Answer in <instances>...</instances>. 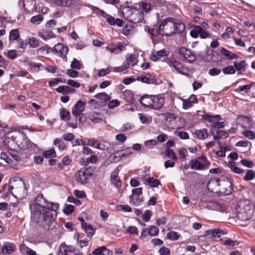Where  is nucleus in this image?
<instances>
[{
	"label": "nucleus",
	"mask_w": 255,
	"mask_h": 255,
	"mask_svg": "<svg viewBox=\"0 0 255 255\" xmlns=\"http://www.w3.org/2000/svg\"><path fill=\"white\" fill-rule=\"evenodd\" d=\"M58 208V204L46 203L43 196L40 195L30 206L31 217L35 222L46 229L53 230L60 228V225L55 222Z\"/></svg>",
	"instance_id": "nucleus-1"
},
{
	"label": "nucleus",
	"mask_w": 255,
	"mask_h": 255,
	"mask_svg": "<svg viewBox=\"0 0 255 255\" xmlns=\"http://www.w3.org/2000/svg\"><path fill=\"white\" fill-rule=\"evenodd\" d=\"M254 205L249 199H241L236 204L234 213L236 218L243 222L249 221L253 217Z\"/></svg>",
	"instance_id": "nucleus-2"
},
{
	"label": "nucleus",
	"mask_w": 255,
	"mask_h": 255,
	"mask_svg": "<svg viewBox=\"0 0 255 255\" xmlns=\"http://www.w3.org/2000/svg\"><path fill=\"white\" fill-rule=\"evenodd\" d=\"M231 183L213 178L210 179L207 185L208 190L214 193L228 195L231 193Z\"/></svg>",
	"instance_id": "nucleus-3"
},
{
	"label": "nucleus",
	"mask_w": 255,
	"mask_h": 255,
	"mask_svg": "<svg viewBox=\"0 0 255 255\" xmlns=\"http://www.w3.org/2000/svg\"><path fill=\"white\" fill-rule=\"evenodd\" d=\"M122 13L124 16L128 20L134 23H138L143 18V13L135 9L132 10L128 7H124Z\"/></svg>",
	"instance_id": "nucleus-4"
},
{
	"label": "nucleus",
	"mask_w": 255,
	"mask_h": 255,
	"mask_svg": "<svg viewBox=\"0 0 255 255\" xmlns=\"http://www.w3.org/2000/svg\"><path fill=\"white\" fill-rule=\"evenodd\" d=\"M210 165V161L204 155L199 156L190 161V168L195 170H206L208 168Z\"/></svg>",
	"instance_id": "nucleus-5"
},
{
	"label": "nucleus",
	"mask_w": 255,
	"mask_h": 255,
	"mask_svg": "<svg viewBox=\"0 0 255 255\" xmlns=\"http://www.w3.org/2000/svg\"><path fill=\"white\" fill-rule=\"evenodd\" d=\"M160 28L162 29V32L167 36H171L174 33L175 28V23L167 19L164 20L160 24Z\"/></svg>",
	"instance_id": "nucleus-6"
},
{
	"label": "nucleus",
	"mask_w": 255,
	"mask_h": 255,
	"mask_svg": "<svg viewBox=\"0 0 255 255\" xmlns=\"http://www.w3.org/2000/svg\"><path fill=\"white\" fill-rule=\"evenodd\" d=\"M92 174L89 169L83 168L79 170L75 175L76 180L79 183L85 184L87 183L89 177Z\"/></svg>",
	"instance_id": "nucleus-7"
},
{
	"label": "nucleus",
	"mask_w": 255,
	"mask_h": 255,
	"mask_svg": "<svg viewBox=\"0 0 255 255\" xmlns=\"http://www.w3.org/2000/svg\"><path fill=\"white\" fill-rule=\"evenodd\" d=\"M190 35L193 38H197L200 35L202 38H206L210 37V35L207 31L199 25H194L190 32Z\"/></svg>",
	"instance_id": "nucleus-8"
},
{
	"label": "nucleus",
	"mask_w": 255,
	"mask_h": 255,
	"mask_svg": "<svg viewBox=\"0 0 255 255\" xmlns=\"http://www.w3.org/2000/svg\"><path fill=\"white\" fill-rule=\"evenodd\" d=\"M145 31H148L153 38L154 37H157L156 40H160L161 37L163 36L162 32V29L160 28V25L158 27L154 26V27L150 28L148 26H145L144 27Z\"/></svg>",
	"instance_id": "nucleus-9"
},
{
	"label": "nucleus",
	"mask_w": 255,
	"mask_h": 255,
	"mask_svg": "<svg viewBox=\"0 0 255 255\" xmlns=\"http://www.w3.org/2000/svg\"><path fill=\"white\" fill-rule=\"evenodd\" d=\"M178 53L185 60L189 62H193L196 59V56L189 49L185 47H180L178 50Z\"/></svg>",
	"instance_id": "nucleus-10"
},
{
	"label": "nucleus",
	"mask_w": 255,
	"mask_h": 255,
	"mask_svg": "<svg viewBox=\"0 0 255 255\" xmlns=\"http://www.w3.org/2000/svg\"><path fill=\"white\" fill-rule=\"evenodd\" d=\"M167 63L170 67H173L178 73L184 74V67L182 64L174 58L170 57L167 59Z\"/></svg>",
	"instance_id": "nucleus-11"
},
{
	"label": "nucleus",
	"mask_w": 255,
	"mask_h": 255,
	"mask_svg": "<svg viewBox=\"0 0 255 255\" xmlns=\"http://www.w3.org/2000/svg\"><path fill=\"white\" fill-rule=\"evenodd\" d=\"M151 101V109L159 110L161 109L164 104V99L159 96H152Z\"/></svg>",
	"instance_id": "nucleus-12"
},
{
	"label": "nucleus",
	"mask_w": 255,
	"mask_h": 255,
	"mask_svg": "<svg viewBox=\"0 0 255 255\" xmlns=\"http://www.w3.org/2000/svg\"><path fill=\"white\" fill-rule=\"evenodd\" d=\"M85 103L81 101H78L72 110V114L76 117H79L82 114L85 109Z\"/></svg>",
	"instance_id": "nucleus-13"
},
{
	"label": "nucleus",
	"mask_w": 255,
	"mask_h": 255,
	"mask_svg": "<svg viewBox=\"0 0 255 255\" xmlns=\"http://www.w3.org/2000/svg\"><path fill=\"white\" fill-rule=\"evenodd\" d=\"M59 255H77V254L73 247L62 245L60 249ZM77 255H80V254Z\"/></svg>",
	"instance_id": "nucleus-14"
},
{
	"label": "nucleus",
	"mask_w": 255,
	"mask_h": 255,
	"mask_svg": "<svg viewBox=\"0 0 255 255\" xmlns=\"http://www.w3.org/2000/svg\"><path fill=\"white\" fill-rule=\"evenodd\" d=\"M54 49L62 58H66V55L68 52V48L67 46L62 43H58L55 45Z\"/></svg>",
	"instance_id": "nucleus-15"
},
{
	"label": "nucleus",
	"mask_w": 255,
	"mask_h": 255,
	"mask_svg": "<svg viewBox=\"0 0 255 255\" xmlns=\"http://www.w3.org/2000/svg\"><path fill=\"white\" fill-rule=\"evenodd\" d=\"M118 174L119 172L117 168L112 173L111 176V180L112 184H113L117 189H120L122 186V183L119 178L118 177Z\"/></svg>",
	"instance_id": "nucleus-16"
},
{
	"label": "nucleus",
	"mask_w": 255,
	"mask_h": 255,
	"mask_svg": "<svg viewBox=\"0 0 255 255\" xmlns=\"http://www.w3.org/2000/svg\"><path fill=\"white\" fill-rule=\"evenodd\" d=\"M125 48V47L121 44H118V45L111 44L106 47L107 50L112 53L116 54L120 53L121 51L124 50Z\"/></svg>",
	"instance_id": "nucleus-17"
},
{
	"label": "nucleus",
	"mask_w": 255,
	"mask_h": 255,
	"mask_svg": "<svg viewBox=\"0 0 255 255\" xmlns=\"http://www.w3.org/2000/svg\"><path fill=\"white\" fill-rule=\"evenodd\" d=\"M169 54V52L168 51H166L164 49H162L156 52H153L150 56V59L152 61H156L158 59H160L161 57L167 56Z\"/></svg>",
	"instance_id": "nucleus-18"
},
{
	"label": "nucleus",
	"mask_w": 255,
	"mask_h": 255,
	"mask_svg": "<svg viewBox=\"0 0 255 255\" xmlns=\"http://www.w3.org/2000/svg\"><path fill=\"white\" fill-rule=\"evenodd\" d=\"M92 254L94 255H113V252L105 246H101L95 249Z\"/></svg>",
	"instance_id": "nucleus-19"
},
{
	"label": "nucleus",
	"mask_w": 255,
	"mask_h": 255,
	"mask_svg": "<svg viewBox=\"0 0 255 255\" xmlns=\"http://www.w3.org/2000/svg\"><path fill=\"white\" fill-rule=\"evenodd\" d=\"M152 95L143 96L139 100V103L144 107L151 109Z\"/></svg>",
	"instance_id": "nucleus-20"
},
{
	"label": "nucleus",
	"mask_w": 255,
	"mask_h": 255,
	"mask_svg": "<svg viewBox=\"0 0 255 255\" xmlns=\"http://www.w3.org/2000/svg\"><path fill=\"white\" fill-rule=\"evenodd\" d=\"M196 137L201 140H204L208 136L207 130L206 128L196 129L194 132Z\"/></svg>",
	"instance_id": "nucleus-21"
},
{
	"label": "nucleus",
	"mask_w": 255,
	"mask_h": 255,
	"mask_svg": "<svg viewBox=\"0 0 255 255\" xmlns=\"http://www.w3.org/2000/svg\"><path fill=\"white\" fill-rule=\"evenodd\" d=\"M55 91L58 93L63 94L74 93L75 92L74 89L71 88L68 86H60L55 89Z\"/></svg>",
	"instance_id": "nucleus-22"
},
{
	"label": "nucleus",
	"mask_w": 255,
	"mask_h": 255,
	"mask_svg": "<svg viewBox=\"0 0 255 255\" xmlns=\"http://www.w3.org/2000/svg\"><path fill=\"white\" fill-rule=\"evenodd\" d=\"M123 99L128 103H132L133 102V95L130 90H126L122 94Z\"/></svg>",
	"instance_id": "nucleus-23"
},
{
	"label": "nucleus",
	"mask_w": 255,
	"mask_h": 255,
	"mask_svg": "<svg viewBox=\"0 0 255 255\" xmlns=\"http://www.w3.org/2000/svg\"><path fill=\"white\" fill-rule=\"evenodd\" d=\"M202 118L203 120H207L209 123H211L212 127H213V125L216 123L217 121L221 120V116L218 115L214 116L205 115L203 116Z\"/></svg>",
	"instance_id": "nucleus-24"
},
{
	"label": "nucleus",
	"mask_w": 255,
	"mask_h": 255,
	"mask_svg": "<svg viewBox=\"0 0 255 255\" xmlns=\"http://www.w3.org/2000/svg\"><path fill=\"white\" fill-rule=\"evenodd\" d=\"M15 249V246L12 244L6 243L2 248V252L4 254H10L12 253Z\"/></svg>",
	"instance_id": "nucleus-25"
},
{
	"label": "nucleus",
	"mask_w": 255,
	"mask_h": 255,
	"mask_svg": "<svg viewBox=\"0 0 255 255\" xmlns=\"http://www.w3.org/2000/svg\"><path fill=\"white\" fill-rule=\"evenodd\" d=\"M142 201V196L131 194L129 197V202L134 205H138Z\"/></svg>",
	"instance_id": "nucleus-26"
},
{
	"label": "nucleus",
	"mask_w": 255,
	"mask_h": 255,
	"mask_svg": "<svg viewBox=\"0 0 255 255\" xmlns=\"http://www.w3.org/2000/svg\"><path fill=\"white\" fill-rule=\"evenodd\" d=\"M210 207L212 209L220 212H223L226 210V207L224 205L217 201L211 202Z\"/></svg>",
	"instance_id": "nucleus-27"
},
{
	"label": "nucleus",
	"mask_w": 255,
	"mask_h": 255,
	"mask_svg": "<svg viewBox=\"0 0 255 255\" xmlns=\"http://www.w3.org/2000/svg\"><path fill=\"white\" fill-rule=\"evenodd\" d=\"M82 228L84 230L87 236L89 237H92L95 234V230L91 224H84V226Z\"/></svg>",
	"instance_id": "nucleus-28"
},
{
	"label": "nucleus",
	"mask_w": 255,
	"mask_h": 255,
	"mask_svg": "<svg viewBox=\"0 0 255 255\" xmlns=\"http://www.w3.org/2000/svg\"><path fill=\"white\" fill-rule=\"evenodd\" d=\"M88 144L96 148L102 150L104 149L105 147L104 144L99 143L98 141L94 139H89L88 140Z\"/></svg>",
	"instance_id": "nucleus-29"
},
{
	"label": "nucleus",
	"mask_w": 255,
	"mask_h": 255,
	"mask_svg": "<svg viewBox=\"0 0 255 255\" xmlns=\"http://www.w3.org/2000/svg\"><path fill=\"white\" fill-rule=\"evenodd\" d=\"M60 117L61 120L67 121L70 119V113L66 109H62L60 110Z\"/></svg>",
	"instance_id": "nucleus-30"
},
{
	"label": "nucleus",
	"mask_w": 255,
	"mask_h": 255,
	"mask_svg": "<svg viewBox=\"0 0 255 255\" xmlns=\"http://www.w3.org/2000/svg\"><path fill=\"white\" fill-rule=\"evenodd\" d=\"M145 183H147L149 185L152 187H157L160 182L157 179H154L153 177H147L144 179Z\"/></svg>",
	"instance_id": "nucleus-31"
},
{
	"label": "nucleus",
	"mask_w": 255,
	"mask_h": 255,
	"mask_svg": "<svg viewBox=\"0 0 255 255\" xmlns=\"http://www.w3.org/2000/svg\"><path fill=\"white\" fill-rule=\"evenodd\" d=\"M40 36L44 40L52 38L54 37V34L48 30H44L39 33Z\"/></svg>",
	"instance_id": "nucleus-32"
},
{
	"label": "nucleus",
	"mask_w": 255,
	"mask_h": 255,
	"mask_svg": "<svg viewBox=\"0 0 255 255\" xmlns=\"http://www.w3.org/2000/svg\"><path fill=\"white\" fill-rule=\"evenodd\" d=\"M228 132L218 130L217 131L216 134L214 135L213 138L215 140H218L221 138H226L228 137Z\"/></svg>",
	"instance_id": "nucleus-33"
},
{
	"label": "nucleus",
	"mask_w": 255,
	"mask_h": 255,
	"mask_svg": "<svg viewBox=\"0 0 255 255\" xmlns=\"http://www.w3.org/2000/svg\"><path fill=\"white\" fill-rule=\"evenodd\" d=\"M159 233V229L155 226H151L147 229V234L151 237L157 236Z\"/></svg>",
	"instance_id": "nucleus-34"
},
{
	"label": "nucleus",
	"mask_w": 255,
	"mask_h": 255,
	"mask_svg": "<svg viewBox=\"0 0 255 255\" xmlns=\"http://www.w3.org/2000/svg\"><path fill=\"white\" fill-rule=\"evenodd\" d=\"M221 52L223 55L227 57L230 59H234L237 58V55L236 54L231 52L230 51L225 48H222L221 50Z\"/></svg>",
	"instance_id": "nucleus-35"
},
{
	"label": "nucleus",
	"mask_w": 255,
	"mask_h": 255,
	"mask_svg": "<svg viewBox=\"0 0 255 255\" xmlns=\"http://www.w3.org/2000/svg\"><path fill=\"white\" fill-rule=\"evenodd\" d=\"M234 66L237 71L243 70L245 71L246 70V62L245 61H241L239 62H234Z\"/></svg>",
	"instance_id": "nucleus-36"
},
{
	"label": "nucleus",
	"mask_w": 255,
	"mask_h": 255,
	"mask_svg": "<svg viewBox=\"0 0 255 255\" xmlns=\"http://www.w3.org/2000/svg\"><path fill=\"white\" fill-rule=\"evenodd\" d=\"M43 20V16L41 14H38L32 16L30 19V22L33 24L38 25Z\"/></svg>",
	"instance_id": "nucleus-37"
},
{
	"label": "nucleus",
	"mask_w": 255,
	"mask_h": 255,
	"mask_svg": "<svg viewBox=\"0 0 255 255\" xmlns=\"http://www.w3.org/2000/svg\"><path fill=\"white\" fill-rule=\"evenodd\" d=\"M95 98L99 99L104 102L109 101L110 99V96L106 93H100L95 95Z\"/></svg>",
	"instance_id": "nucleus-38"
},
{
	"label": "nucleus",
	"mask_w": 255,
	"mask_h": 255,
	"mask_svg": "<svg viewBox=\"0 0 255 255\" xmlns=\"http://www.w3.org/2000/svg\"><path fill=\"white\" fill-rule=\"evenodd\" d=\"M19 37V31L17 29H12L10 31L9 35V38L10 40H17Z\"/></svg>",
	"instance_id": "nucleus-39"
},
{
	"label": "nucleus",
	"mask_w": 255,
	"mask_h": 255,
	"mask_svg": "<svg viewBox=\"0 0 255 255\" xmlns=\"http://www.w3.org/2000/svg\"><path fill=\"white\" fill-rule=\"evenodd\" d=\"M54 2L59 6H68L72 3V0H54Z\"/></svg>",
	"instance_id": "nucleus-40"
},
{
	"label": "nucleus",
	"mask_w": 255,
	"mask_h": 255,
	"mask_svg": "<svg viewBox=\"0 0 255 255\" xmlns=\"http://www.w3.org/2000/svg\"><path fill=\"white\" fill-rule=\"evenodd\" d=\"M254 83H252L250 85H246L244 86H240L236 90V92H243L244 91L245 93H248L252 87Z\"/></svg>",
	"instance_id": "nucleus-41"
},
{
	"label": "nucleus",
	"mask_w": 255,
	"mask_h": 255,
	"mask_svg": "<svg viewBox=\"0 0 255 255\" xmlns=\"http://www.w3.org/2000/svg\"><path fill=\"white\" fill-rule=\"evenodd\" d=\"M255 178V172L252 170H247L246 176L244 177V180L250 181L253 180Z\"/></svg>",
	"instance_id": "nucleus-42"
},
{
	"label": "nucleus",
	"mask_w": 255,
	"mask_h": 255,
	"mask_svg": "<svg viewBox=\"0 0 255 255\" xmlns=\"http://www.w3.org/2000/svg\"><path fill=\"white\" fill-rule=\"evenodd\" d=\"M55 145H58V147L60 150H63L65 149L66 145L65 143L62 141L61 138H57L53 142Z\"/></svg>",
	"instance_id": "nucleus-43"
},
{
	"label": "nucleus",
	"mask_w": 255,
	"mask_h": 255,
	"mask_svg": "<svg viewBox=\"0 0 255 255\" xmlns=\"http://www.w3.org/2000/svg\"><path fill=\"white\" fill-rule=\"evenodd\" d=\"M179 158L181 159L182 161H185L186 160V156L188 154L187 150L185 148H181L179 150Z\"/></svg>",
	"instance_id": "nucleus-44"
},
{
	"label": "nucleus",
	"mask_w": 255,
	"mask_h": 255,
	"mask_svg": "<svg viewBox=\"0 0 255 255\" xmlns=\"http://www.w3.org/2000/svg\"><path fill=\"white\" fill-rule=\"evenodd\" d=\"M133 31V27L131 24H127L122 30L123 33L125 35H129Z\"/></svg>",
	"instance_id": "nucleus-45"
},
{
	"label": "nucleus",
	"mask_w": 255,
	"mask_h": 255,
	"mask_svg": "<svg viewBox=\"0 0 255 255\" xmlns=\"http://www.w3.org/2000/svg\"><path fill=\"white\" fill-rule=\"evenodd\" d=\"M126 60L130 64H131L132 66H134L137 62V60L135 58L134 56L131 54H128L126 56Z\"/></svg>",
	"instance_id": "nucleus-46"
},
{
	"label": "nucleus",
	"mask_w": 255,
	"mask_h": 255,
	"mask_svg": "<svg viewBox=\"0 0 255 255\" xmlns=\"http://www.w3.org/2000/svg\"><path fill=\"white\" fill-rule=\"evenodd\" d=\"M140 6L141 7L142 10L146 13L152 9V5L149 3L141 2Z\"/></svg>",
	"instance_id": "nucleus-47"
},
{
	"label": "nucleus",
	"mask_w": 255,
	"mask_h": 255,
	"mask_svg": "<svg viewBox=\"0 0 255 255\" xmlns=\"http://www.w3.org/2000/svg\"><path fill=\"white\" fill-rule=\"evenodd\" d=\"M162 116L166 121L170 122L175 120L176 118L174 114L170 113H164Z\"/></svg>",
	"instance_id": "nucleus-48"
},
{
	"label": "nucleus",
	"mask_w": 255,
	"mask_h": 255,
	"mask_svg": "<svg viewBox=\"0 0 255 255\" xmlns=\"http://www.w3.org/2000/svg\"><path fill=\"white\" fill-rule=\"evenodd\" d=\"M56 153L54 148L50 149L49 150L44 152L43 153V156L46 158L54 157Z\"/></svg>",
	"instance_id": "nucleus-49"
},
{
	"label": "nucleus",
	"mask_w": 255,
	"mask_h": 255,
	"mask_svg": "<svg viewBox=\"0 0 255 255\" xmlns=\"http://www.w3.org/2000/svg\"><path fill=\"white\" fill-rule=\"evenodd\" d=\"M165 154L168 158H172L173 160H177V158L173 149H167L165 150Z\"/></svg>",
	"instance_id": "nucleus-50"
},
{
	"label": "nucleus",
	"mask_w": 255,
	"mask_h": 255,
	"mask_svg": "<svg viewBox=\"0 0 255 255\" xmlns=\"http://www.w3.org/2000/svg\"><path fill=\"white\" fill-rule=\"evenodd\" d=\"M243 134L250 139H254L255 138V133L251 130H246L243 132Z\"/></svg>",
	"instance_id": "nucleus-51"
},
{
	"label": "nucleus",
	"mask_w": 255,
	"mask_h": 255,
	"mask_svg": "<svg viewBox=\"0 0 255 255\" xmlns=\"http://www.w3.org/2000/svg\"><path fill=\"white\" fill-rule=\"evenodd\" d=\"M71 67L72 69L80 70L81 68V64L76 58H74L71 64Z\"/></svg>",
	"instance_id": "nucleus-52"
},
{
	"label": "nucleus",
	"mask_w": 255,
	"mask_h": 255,
	"mask_svg": "<svg viewBox=\"0 0 255 255\" xmlns=\"http://www.w3.org/2000/svg\"><path fill=\"white\" fill-rule=\"evenodd\" d=\"M157 143L156 140L154 139H150L144 142V146L147 148H151Z\"/></svg>",
	"instance_id": "nucleus-53"
},
{
	"label": "nucleus",
	"mask_w": 255,
	"mask_h": 255,
	"mask_svg": "<svg viewBox=\"0 0 255 255\" xmlns=\"http://www.w3.org/2000/svg\"><path fill=\"white\" fill-rule=\"evenodd\" d=\"M175 133L182 139H187L189 137L188 134L185 131H176Z\"/></svg>",
	"instance_id": "nucleus-54"
},
{
	"label": "nucleus",
	"mask_w": 255,
	"mask_h": 255,
	"mask_svg": "<svg viewBox=\"0 0 255 255\" xmlns=\"http://www.w3.org/2000/svg\"><path fill=\"white\" fill-rule=\"evenodd\" d=\"M138 229L135 226H129L126 230V233H128L130 235H138Z\"/></svg>",
	"instance_id": "nucleus-55"
},
{
	"label": "nucleus",
	"mask_w": 255,
	"mask_h": 255,
	"mask_svg": "<svg viewBox=\"0 0 255 255\" xmlns=\"http://www.w3.org/2000/svg\"><path fill=\"white\" fill-rule=\"evenodd\" d=\"M151 216V212L147 210L144 212V214H142V218L144 222H147L149 221Z\"/></svg>",
	"instance_id": "nucleus-56"
},
{
	"label": "nucleus",
	"mask_w": 255,
	"mask_h": 255,
	"mask_svg": "<svg viewBox=\"0 0 255 255\" xmlns=\"http://www.w3.org/2000/svg\"><path fill=\"white\" fill-rule=\"evenodd\" d=\"M225 74H233L235 73V70L232 66H229L222 70Z\"/></svg>",
	"instance_id": "nucleus-57"
},
{
	"label": "nucleus",
	"mask_w": 255,
	"mask_h": 255,
	"mask_svg": "<svg viewBox=\"0 0 255 255\" xmlns=\"http://www.w3.org/2000/svg\"><path fill=\"white\" fill-rule=\"evenodd\" d=\"M167 238L171 240H177L178 239V234L174 231H171L167 235Z\"/></svg>",
	"instance_id": "nucleus-58"
},
{
	"label": "nucleus",
	"mask_w": 255,
	"mask_h": 255,
	"mask_svg": "<svg viewBox=\"0 0 255 255\" xmlns=\"http://www.w3.org/2000/svg\"><path fill=\"white\" fill-rule=\"evenodd\" d=\"M120 104L119 101L117 100H113L111 101L108 104V108L110 109H114L115 107H118Z\"/></svg>",
	"instance_id": "nucleus-59"
},
{
	"label": "nucleus",
	"mask_w": 255,
	"mask_h": 255,
	"mask_svg": "<svg viewBox=\"0 0 255 255\" xmlns=\"http://www.w3.org/2000/svg\"><path fill=\"white\" fill-rule=\"evenodd\" d=\"M225 234L223 230L219 229H215L212 230V234L214 237H220L221 234L224 235Z\"/></svg>",
	"instance_id": "nucleus-60"
},
{
	"label": "nucleus",
	"mask_w": 255,
	"mask_h": 255,
	"mask_svg": "<svg viewBox=\"0 0 255 255\" xmlns=\"http://www.w3.org/2000/svg\"><path fill=\"white\" fill-rule=\"evenodd\" d=\"M111 70L109 68L102 69L98 71L97 75L99 77H101L109 74Z\"/></svg>",
	"instance_id": "nucleus-61"
},
{
	"label": "nucleus",
	"mask_w": 255,
	"mask_h": 255,
	"mask_svg": "<svg viewBox=\"0 0 255 255\" xmlns=\"http://www.w3.org/2000/svg\"><path fill=\"white\" fill-rule=\"evenodd\" d=\"M182 102V108L185 109H188L192 106V104L189 102L188 99H181Z\"/></svg>",
	"instance_id": "nucleus-62"
},
{
	"label": "nucleus",
	"mask_w": 255,
	"mask_h": 255,
	"mask_svg": "<svg viewBox=\"0 0 255 255\" xmlns=\"http://www.w3.org/2000/svg\"><path fill=\"white\" fill-rule=\"evenodd\" d=\"M29 44L32 48H36L38 46V41L34 37H31L29 39Z\"/></svg>",
	"instance_id": "nucleus-63"
},
{
	"label": "nucleus",
	"mask_w": 255,
	"mask_h": 255,
	"mask_svg": "<svg viewBox=\"0 0 255 255\" xmlns=\"http://www.w3.org/2000/svg\"><path fill=\"white\" fill-rule=\"evenodd\" d=\"M7 56L9 59H14L17 56V51L15 50H8Z\"/></svg>",
	"instance_id": "nucleus-64"
}]
</instances>
